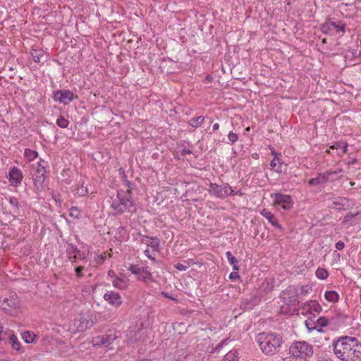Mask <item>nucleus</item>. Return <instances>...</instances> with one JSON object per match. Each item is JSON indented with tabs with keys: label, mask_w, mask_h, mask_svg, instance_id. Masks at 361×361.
Masks as SVG:
<instances>
[{
	"label": "nucleus",
	"mask_w": 361,
	"mask_h": 361,
	"mask_svg": "<svg viewBox=\"0 0 361 361\" xmlns=\"http://www.w3.org/2000/svg\"><path fill=\"white\" fill-rule=\"evenodd\" d=\"M30 55L32 59L36 63H43L47 59V55L42 50L32 49L30 51Z\"/></svg>",
	"instance_id": "20"
},
{
	"label": "nucleus",
	"mask_w": 361,
	"mask_h": 361,
	"mask_svg": "<svg viewBox=\"0 0 361 361\" xmlns=\"http://www.w3.org/2000/svg\"><path fill=\"white\" fill-rule=\"evenodd\" d=\"M137 279L142 280V281H145V283L151 281H152L151 273L145 269L143 270V271L142 273H140V275H137Z\"/></svg>",
	"instance_id": "27"
},
{
	"label": "nucleus",
	"mask_w": 361,
	"mask_h": 361,
	"mask_svg": "<svg viewBox=\"0 0 361 361\" xmlns=\"http://www.w3.org/2000/svg\"><path fill=\"white\" fill-rule=\"evenodd\" d=\"M74 326L78 331H85L92 326V322L83 315H79L78 318L74 320Z\"/></svg>",
	"instance_id": "12"
},
{
	"label": "nucleus",
	"mask_w": 361,
	"mask_h": 361,
	"mask_svg": "<svg viewBox=\"0 0 361 361\" xmlns=\"http://www.w3.org/2000/svg\"><path fill=\"white\" fill-rule=\"evenodd\" d=\"M180 154H181V155L185 156V154H192V151H190L189 149L183 148L181 150Z\"/></svg>",
	"instance_id": "47"
},
{
	"label": "nucleus",
	"mask_w": 361,
	"mask_h": 361,
	"mask_svg": "<svg viewBox=\"0 0 361 361\" xmlns=\"http://www.w3.org/2000/svg\"><path fill=\"white\" fill-rule=\"evenodd\" d=\"M126 186L128 187L126 192L123 191L117 192L116 197L112 199L111 207L116 214H121L125 212L129 213L136 212L135 203L131 199L132 184L127 181Z\"/></svg>",
	"instance_id": "2"
},
{
	"label": "nucleus",
	"mask_w": 361,
	"mask_h": 361,
	"mask_svg": "<svg viewBox=\"0 0 361 361\" xmlns=\"http://www.w3.org/2000/svg\"><path fill=\"white\" fill-rule=\"evenodd\" d=\"M83 270H84V267H81V266L77 267L75 269V273H76V274H77V276L78 277H81L82 276V272Z\"/></svg>",
	"instance_id": "44"
},
{
	"label": "nucleus",
	"mask_w": 361,
	"mask_h": 361,
	"mask_svg": "<svg viewBox=\"0 0 361 361\" xmlns=\"http://www.w3.org/2000/svg\"><path fill=\"white\" fill-rule=\"evenodd\" d=\"M338 294L334 290L326 291L325 293V298L331 302H335L338 300Z\"/></svg>",
	"instance_id": "24"
},
{
	"label": "nucleus",
	"mask_w": 361,
	"mask_h": 361,
	"mask_svg": "<svg viewBox=\"0 0 361 361\" xmlns=\"http://www.w3.org/2000/svg\"><path fill=\"white\" fill-rule=\"evenodd\" d=\"M53 98L56 102L68 104L73 99V93L69 90H58L54 93Z\"/></svg>",
	"instance_id": "9"
},
{
	"label": "nucleus",
	"mask_w": 361,
	"mask_h": 361,
	"mask_svg": "<svg viewBox=\"0 0 361 361\" xmlns=\"http://www.w3.org/2000/svg\"><path fill=\"white\" fill-rule=\"evenodd\" d=\"M321 30L323 33L329 35H334L340 32L343 34L345 30V24L341 20L334 22L329 20L322 25Z\"/></svg>",
	"instance_id": "5"
},
{
	"label": "nucleus",
	"mask_w": 361,
	"mask_h": 361,
	"mask_svg": "<svg viewBox=\"0 0 361 361\" xmlns=\"http://www.w3.org/2000/svg\"><path fill=\"white\" fill-rule=\"evenodd\" d=\"M240 278V276L238 274V272L236 271H233L230 274V276H229V279H231V280H233V279H238Z\"/></svg>",
	"instance_id": "46"
},
{
	"label": "nucleus",
	"mask_w": 361,
	"mask_h": 361,
	"mask_svg": "<svg viewBox=\"0 0 361 361\" xmlns=\"http://www.w3.org/2000/svg\"><path fill=\"white\" fill-rule=\"evenodd\" d=\"M204 120V117L200 116L192 118V119H190L188 123L190 126L197 128V127H199L200 126H201V124L203 123Z\"/></svg>",
	"instance_id": "26"
},
{
	"label": "nucleus",
	"mask_w": 361,
	"mask_h": 361,
	"mask_svg": "<svg viewBox=\"0 0 361 361\" xmlns=\"http://www.w3.org/2000/svg\"><path fill=\"white\" fill-rule=\"evenodd\" d=\"M9 343L12 348L19 353H23V350L21 348L20 343L18 338L13 334H8Z\"/></svg>",
	"instance_id": "21"
},
{
	"label": "nucleus",
	"mask_w": 361,
	"mask_h": 361,
	"mask_svg": "<svg viewBox=\"0 0 361 361\" xmlns=\"http://www.w3.org/2000/svg\"><path fill=\"white\" fill-rule=\"evenodd\" d=\"M144 269H145L144 267H140V265H136V264H131L129 267V271H130L132 274L137 275V276L140 275V273H142Z\"/></svg>",
	"instance_id": "34"
},
{
	"label": "nucleus",
	"mask_w": 361,
	"mask_h": 361,
	"mask_svg": "<svg viewBox=\"0 0 361 361\" xmlns=\"http://www.w3.org/2000/svg\"><path fill=\"white\" fill-rule=\"evenodd\" d=\"M66 251L68 254H75L80 253V250H78L77 247L73 244H68Z\"/></svg>",
	"instance_id": "38"
},
{
	"label": "nucleus",
	"mask_w": 361,
	"mask_h": 361,
	"mask_svg": "<svg viewBox=\"0 0 361 361\" xmlns=\"http://www.w3.org/2000/svg\"><path fill=\"white\" fill-rule=\"evenodd\" d=\"M194 263L192 260H186L184 261L183 263H177L174 265V267L179 271H185L188 268H189Z\"/></svg>",
	"instance_id": "25"
},
{
	"label": "nucleus",
	"mask_w": 361,
	"mask_h": 361,
	"mask_svg": "<svg viewBox=\"0 0 361 361\" xmlns=\"http://www.w3.org/2000/svg\"><path fill=\"white\" fill-rule=\"evenodd\" d=\"M145 243L147 246L152 247L154 250L157 249L159 245V242L157 238H152L149 237H146Z\"/></svg>",
	"instance_id": "29"
},
{
	"label": "nucleus",
	"mask_w": 361,
	"mask_h": 361,
	"mask_svg": "<svg viewBox=\"0 0 361 361\" xmlns=\"http://www.w3.org/2000/svg\"><path fill=\"white\" fill-rule=\"evenodd\" d=\"M292 357L301 360H307L313 355V347L306 341H295L289 348Z\"/></svg>",
	"instance_id": "4"
},
{
	"label": "nucleus",
	"mask_w": 361,
	"mask_h": 361,
	"mask_svg": "<svg viewBox=\"0 0 361 361\" xmlns=\"http://www.w3.org/2000/svg\"><path fill=\"white\" fill-rule=\"evenodd\" d=\"M341 171V170L339 169L338 171H326L324 173H319L317 177L310 179L308 183L310 185H319L324 184L328 181H333L334 180L332 177L333 175H336Z\"/></svg>",
	"instance_id": "7"
},
{
	"label": "nucleus",
	"mask_w": 361,
	"mask_h": 361,
	"mask_svg": "<svg viewBox=\"0 0 361 361\" xmlns=\"http://www.w3.org/2000/svg\"><path fill=\"white\" fill-rule=\"evenodd\" d=\"M236 194H239V195H242L240 192H235L232 188L228 184L226 183L224 185V197L225 198L228 195H235Z\"/></svg>",
	"instance_id": "28"
},
{
	"label": "nucleus",
	"mask_w": 361,
	"mask_h": 361,
	"mask_svg": "<svg viewBox=\"0 0 361 361\" xmlns=\"http://www.w3.org/2000/svg\"><path fill=\"white\" fill-rule=\"evenodd\" d=\"M56 123L59 127L65 128H67L68 126V121L63 118V116H61L57 119Z\"/></svg>",
	"instance_id": "36"
},
{
	"label": "nucleus",
	"mask_w": 361,
	"mask_h": 361,
	"mask_svg": "<svg viewBox=\"0 0 361 361\" xmlns=\"http://www.w3.org/2000/svg\"><path fill=\"white\" fill-rule=\"evenodd\" d=\"M228 262L233 266V270H238V259L232 255L230 251L226 252V253Z\"/></svg>",
	"instance_id": "22"
},
{
	"label": "nucleus",
	"mask_w": 361,
	"mask_h": 361,
	"mask_svg": "<svg viewBox=\"0 0 361 361\" xmlns=\"http://www.w3.org/2000/svg\"><path fill=\"white\" fill-rule=\"evenodd\" d=\"M9 203L13 207L15 211L18 209L19 204L18 200L16 197H10Z\"/></svg>",
	"instance_id": "39"
},
{
	"label": "nucleus",
	"mask_w": 361,
	"mask_h": 361,
	"mask_svg": "<svg viewBox=\"0 0 361 361\" xmlns=\"http://www.w3.org/2000/svg\"><path fill=\"white\" fill-rule=\"evenodd\" d=\"M316 276L319 279H326L328 277V271L324 268H318L316 271Z\"/></svg>",
	"instance_id": "35"
},
{
	"label": "nucleus",
	"mask_w": 361,
	"mask_h": 361,
	"mask_svg": "<svg viewBox=\"0 0 361 361\" xmlns=\"http://www.w3.org/2000/svg\"><path fill=\"white\" fill-rule=\"evenodd\" d=\"M74 211L77 212V209H76V208H74V207H72V208H71V216H73V212Z\"/></svg>",
	"instance_id": "58"
},
{
	"label": "nucleus",
	"mask_w": 361,
	"mask_h": 361,
	"mask_svg": "<svg viewBox=\"0 0 361 361\" xmlns=\"http://www.w3.org/2000/svg\"><path fill=\"white\" fill-rule=\"evenodd\" d=\"M118 234L120 235V237H122V235L125 233L126 232V229L123 226H120L118 228Z\"/></svg>",
	"instance_id": "48"
},
{
	"label": "nucleus",
	"mask_w": 361,
	"mask_h": 361,
	"mask_svg": "<svg viewBox=\"0 0 361 361\" xmlns=\"http://www.w3.org/2000/svg\"><path fill=\"white\" fill-rule=\"evenodd\" d=\"M285 302L288 306L296 307L299 305L300 301L298 300L297 295H292L288 298H286Z\"/></svg>",
	"instance_id": "32"
},
{
	"label": "nucleus",
	"mask_w": 361,
	"mask_h": 361,
	"mask_svg": "<svg viewBox=\"0 0 361 361\" xmlns=\"http://www.w3.org/2000/svg\"><path fill=\"white\" fill-rule=\"evenodd\" d=\"M221 361H238L236 350H231L228 352Z\"/></svg>",
	"instance_id": "30"
},
{
	"label": "nucleus",
	"mask_w": 361,
	"mask_h": 361,
	"mask_svg": "<svg viewBox=\"0 0 361 361\" xmlns=\"http://www.w3.org/2000/svg\"><path fill=\"white\" fill-rule=\"evenodd\" d=\"M360 302H361V294L360 295Z\"/></svg>",
	"instance_id": "62"
},
{
	"label": "nucleus",
	"mask_w": 361,
	"mask_h": 361,
	"mask_svg": "<svg viewBox=\"0 0 361 361\" xmlns=\"http://www.w3.org/2000/svg\"><path fill=\"white\" fill-rule=\"evenodd\" d=\"M355 214H348L345 218H344V221H348V220H350V219L355 217Z\"/></svg>",
	"instance_id": "49"
},
{
	"label": "nucleus",
	"mask_w": 361,
	"mask_h": 361,
	"mask_svg": "<svg viewBox=\"0 0 361 361\" xmlns=\"http://www.w3.org/2000/svg\"><path fill=\"white\" fill-rule=\"evenodd\" d=\"M23 178L21 171L16 167H13L9 172V180L12 185H17L20 183Z\"/></svg>",
	"instance_id": "13"
},
{
	"label": "nucleus",
	"mask_w": 361,
	"mask_h": 361,
	"mask_svg": "<svg viewBox=\"0 0 361 361\" xmlns=\"http://www.w3.org/2000/svg\"><path fill=\"white\" fill-rule=\"evenodd\" d=\"M8 336V332L4 331V327L1 324H0V341H3Z\"/></svg>",
	"instance_id": "41"
},
{
	"label": "nucleus",
	"mask_w": 361,
	"mask_h": 361,
	"mask_svg": "<svg viewBox=\"0 0 361 361\" xmlns=\"http://www.w3.org/2000/svg\"><path fill=\"white\" fill-rule=\"evenodd\" d=\"M104 260V257H103L102 255L97 256V262H98L102 263Z\"/></svg>",
	"instance_id": "52"
},
{
	"label": "nucleus",
	"mask_w": 361,
	"mask_h": 361,
	"mask_svg": "<svg viewBox=\"0 0 361 361\" xmlns=\"http://www.w3.org/2000/svg\"><path fill=\"white\" fill-rule=\"evenodd\" d=\"M277 165V162L276 161L275 159H274L271 161V164H270V166H271L272 169H274Z\"/></svg>",
	"instance_id": "50"
},
{
	"label": "nucleus",
	"mask_w": 361,
	"mask_h": 361,
	"mask_svg": "<svg viewBox=\"0 0 361 361\" xmlns=\"http://www.w3.org/2000/svg\"><path fill=\"white\" fill-rule=\"evenodd\" d=\"M145 334V330L139 326H130L128 331V339L131 342H135L141 340Z\"/></svg>",
	"instance_id": "10"
},
{
	"label": "nucleus",
	"mask_w": 361,
	"mask_h": 361,
	"mask_svg": "<svg viewBox=\"0 0 361 361\" xmlns=\"http://www.w3.org/2000/svg\"><path fill=\"white\" fill-rule=\"evenodd\" d=\"M87 193V188H84L83 186H82L77 189V194L80 196H85Z\"/></svg>",
	"instance_id": "42"
},
{
	"label": "nucleus",
	"mask_w": 361,
	"mask_h": 361,
	"mask_svg": "<svg viewBox=\"0 0 361 361\" xmlns=\"http://www.w3.org/2000/svg\"><path fill=\"white\" fill-rule=\"evenodd\" d=\"M341 143H336L334 144V145H332L331 147V149H338V148H341Z\"/></svg>",
	"instance_id": "51"
},
{
	"label": "nucleus",
	"mask_w": 361,
	"mask_h": 361,
	"mask_svg": "<svg viewBox=\"0 0 361 361\" xmlns=\"http://www.w3.org/2000/svg\"><path fill=\"white\" fill-rule=\"evenodd\" d=\"M108 275H109V276H114V271H112V270H109V271H108Z\"/></svg>",
	"instance_id": "56"
},
{
	"label": "nucleus",
	"mask_w": 361,
	"mask_h": 361,
	"mask_svg": "<svg viewBox=\"0 0 361 361\" xmlns=\"http://www.w3.org/2000/svg\"><path fill=\"white\" fill-rule=\"evenodd\" d=\"M348 150V144L345 143L343 144V146L342 147V152L343 153H346Z\"/></svg>",
	"instance_id": "53"
},
{
	"label": "nucleus",
	"mask_w": 361,
	"mask_h": 361,
	"mask_svg": "<svg viewBox=\"0 0 361 361\" xmlns=\"http://www.w3.org/2000/svg\"><path fill=\"white\" fill-rule=\"evenodd\" d=\"M145 255H146V256H147L149 258L152 259V257H151V256H150V255H149V250H146L145 251ZM152 259H154L152 258Z\"/></svg>",
	"instance_id": "54"
},
{
	"label": "nucleus",
	"mask_w": 361,
	"mask_h": 361,
	"mask_svg": "<svg viewBox=\"0 0 361 361\" xmlns=\"http://www.w3.org/2000/svg\"><path fill=\"white\" fill-rule=\"evenodd\" d=\"M348 205V200L347 199L343 197H338L332 202L331 204L329 205V207L341 210L345 209Z\"/></svg>",
	"instance_id": "18"
},
{
	"label": "nucleus",
	"mask_w": 361,
	"mask_h": 361,
	"mask_svg": "<svg viewBox=\"0 0 361 361\" xmlns=\"http://www.w3.org/2000/svg\"><path fill=\"white\" fill-rule=\"evenodd\" d=\"M322 308L321 305L317 302V301H310L307 304L305 305V307L302 308V314H305V311L306 312H309L310 313L312 314L313 312L319 313L322 311Z\"/></svg>",
	"instance_id": "17"
},
{
	"label": "nucleus",
	"mask_w": 361,
	"mask_h": 361,
	"mask_svg": "<svg viewBox=\"0 0 361 361\" xmlns=\"http://www.w3.org/2000/svg\"><path fill=\"white\" fill-rule=\"evenodd\" d=\"M261 214L266 218L273 226L279 230H282V226L278 223L276 217L271 212L267 209H263L261 211Z\"/></svg>",
	"instance_id": "16"
},
{
	"label": "nucleus",
	"mask_w": 361,
	"mask_h": 361,
	"mask_svg": "<svg viewBox=\"0 0 361 361\" xmlns=\"http://www.w3.org/2000/svg\"><path fill=\"white\" fill-rule=\"evenodd\" d=\"M54 198L55 201L59 204V205H60L61 204V201L59 200H58V198H56V197H54Z\"/></svg>",
	"instance_id": "59"
},
{
	"label": "nucleus",
	"mask_w": 361,
	"mask_h": 361,
	"mask_svg": "<svg viewBox=\"0 0 361 361\" xmlns=\"http://www.w3.org/2000/svg\"><path fill=\"white\" fill-rule=\"evenodd\" d=\"M259 299L256 296H250L249 298L244 299L240 302V308L243 310L252 309L258 304Z\"/></svg>",
	"instance_id": "14"
},
{
	"label": "nucleus",
	"mask_w": 361,
	"mask_h": 361,
	"mask_svg": "<svg viewBox=\"0 0 361 361\" xmlns=\"http://www.w3.org/2000/svg\"><path fill=\"white\" fill-rule=\"evenodd\" d=\"M305 292V290H304V288H302V293Z\"/></svg>",
	"instance_id": "61"
},
{
	"label": "nucleus",
	"mask_w": 361,
	"mask_h": 361,
	"mask_svg": "<svg viewBox=\"0 0 361 361\" xmlns=\"http://www.w3.org/2000/svg\"><path fill=\"white\" fill-rule=\"evenodd\" d=\"M209 192L219 198L224 199V185H219L216 183H210Z\"/></svg>",
	"instance_id": "19"
},
{
	"label": "nucleus",
	"mask_w": 361,
	"mask_h": 361,
	"mask_svg": "<svg viewBox=\"0 0 361 361\" xmlns=\"http://www.w3.org/2000/svg\"><path fill=\"white\" fill-rule=\"evenodd\" d=\"M334 353L342 361H361V342L356 338L344 336L334 342Z\"/></svg>",
	"instance_id": "1"
},
{
	"label": "nucleus",
	"mask_w": 361,
	"mask_h": 361,
	"mask_svg": "<svg viewBox=\"0 0 361 361\" xmlns=\"http://www.w3.org/2000/svg\"><path fill=\"white\" fill-rule=\"evenodd\" d=\"M305 326L309 331L317 329L316 322H314L312 319H309L305 321Z\"/></svg>",
	"instance_id": "37"
},
{
	"label": "nucleus",
	"mask_w": 361,
	"mask_h": 361,
	"mask_svg": "<svg viewBox=\"0 0 361 361\" xmlns=\"http://www.w3.org/2000/svg\"><path fill=\"white\" fill-rule=\"evenodd\" d=\"M25 154L27 157H29L30 159H33V158H35L37 157V152L35 151H30L29 150L28 152H25Z\"/></svg>",
	"instance_id": "43"
},
{
	"label": "nucleus",
	"mask_w": 361,
	"mask_h": 361,
	"mask_svg": "<svg viewBox=\"0 0 361 361\" xmlns=\"http://www.w3.org/2000/svg\"><path fill=\"white\" fill-rule=\"evenodd\" d=\"M114 340V338L109 336L102 335L93 338L92 343L94 345H104L106 347L111 345Z\"/></svg>",
	"instance_id": "15"
},
{
	"label": "nucleus",
	"mask_w": 361,
	"mask_h": 361,
	"mask_svg": "<svg viewBox=\"0 0 361 361\" xmlns=\"http://www.w3.org/2000/svg\"><path fill=\"white\" fill-rule=\"evenodd\" d=\"M345 244L342 241H338L336 243V248L338 250H341L344 248Z\"/></svg>",
	"instance_id": "45"
},
{
	"label": "nucleus",
	"mask_w": 361,
	"mask_h": 361,
	"mask_svg": "<svg viewBox=\"0 0 361 361\" xmlns=\"http://www.w3.org/2000/svg\"><path fill=\"white\" fill-rule=\"evenodd\" d=\"M36 337V335L33 333H31L30 331H25L22 334V338L27 343H30L34 342L35 338Z\"/></svg>",
	"instance_id": "31"
},
{
	"label": "nucleus",
	"mask_w": 361,
	"mask_h": 361,
	"mask_svg": "<svg viewBox=\"0 0 361 361\" xmlns=\"http://www.w3.org/2000/svg\"><path fill=\"white\" fill-rule=\"evenodd\" d=\"M206 78H207V80H209V81L212 79V78L210 75H207V76L206 77Z\"/></svg>",
	"instance_id": "60"
},
{
	"label": "nucleus",
	"mask_w": 361,
	"mask_h": 361,
	"mask_svg": "<svg viewBox=\"0 0 361 361\" xmlns=\"http://www.w3.org/2000/svg\"><path fill=\"white\" fill-rule=\"evenodd\" d=\"M219 128V125L218 123H215L213 125V130H218Z\"/></svg>",
	"instance_id": "55"
},
{
	"label": "nucleus",
	"mask_w": 361,
	"mask_h": 361,
	"mask_svg": "<svg viewBox=\"0 0 361 361\" xmlns=\"http://www.w3.org/2000/svg\"><path fill=\"white\" fill-rule=\"evenodd\" d=\"M317 329L321 331V328L326 326L328 325V319L324 317H321L317 319L316 322Z\"/></svg>",
	"instance_id": "33"
},
{
	"label": "nucleus",
	"mask_w": 361,
	"mask_h": 361,
	"mask_svg": "<svg viewBox=\"0 0 361 361\" xmlns=\"http://www.w3.org/2000/svg\"><path fill=\"white\" fill-rule=\"evenodd\" d=\"M104 299L107 301L111 305L116 307H119L122 302V298L119 293L113 290L107 291L104 295Z\"/></svg>",
	"instance_id": "11"
},
{
	"label": "nucleus",
	"mask_w": 361,
	"mask_h": 361,
	"mask_svg": "<svg viewBox=\"0 0 361 361\" xmlns=\"http://www.w3.org/2000/svg\"><path fill=\"white\" fill-rule=\"evenodd\" d=\"M228 138L232 143H235L238 140V136L236 133L231 131L228 135Z\"/></svg>",
	"instance_id": "40"
},
{
	"label": "nucleus",
	"mask_w": 361,
	"mask_h": 361,
	"mask_svg": "<svg viewBox=\"0 0 361 361\" xmlns=\"http://www.w3.org/2000/svg\"><path fill=\"white\" fill-rule=\"evenodd\" d=\"M256 341L262 350L266 355H274L280 351L283 344L282 337L276 333H261L256 338Z\"/></svg>",
	"instance_id": "3"
},
{
	"label": "nucleus",
	"mask_w": 361,
	"mask_h": 361,
	"mask_svg": "<svg viewBox=\"0 0 361 361\" xmlns=\"http://www.w3.org/2000/svg\"><path fill=\"white\" fill-rule=\"evenodd\" d=\"M78 256L80 257V258H83L82 257V255H81V253H77L76 255H74V258L76 259L78 257Z\"/></svg>",
	"instance_id": "57"
},
{
	"label": "nucleus",
	"mask_w": 361,
	"mask_h": 361,
	"mask_svg": "<svg viewBox=\"0 0 361 361\" xmlns=\"http://www.w3.org/2000/svg\"><path fill=\"white\" fill-rule=\"evenodd\" d=\"M271 197H274V204L281 206L283 209H289L293 206V201L290 195H283L281 193H276Z\"/></svg>",
	"instance_id": "8"
},
{
	"label": "nucleus",
	"mask_w": 361,
	"mask_h": 361,
	"mask_svg": "<svg viewBox=\"0 0 361 361\" xmlns=\"http://www.w3.org/2000/svg\"><path fill=\"white\" fill-rule=\"evenodd\" d=\"M113 286L118 289H124L127 286V282L126 280L116 277L112 281Z\"/></svg>",
	"instance_id": "23"
},
{
	"label": "nucleus",
	"mask_w": 361,
	"mask_h": 361,
	"mask_svg": "<svg viewBox=\"0 0 361 361\" xmlns=\"http://www.w3.org/2000/svg\"><path fill=\"white\" fill-rule=\"evenodd\" d=\"M45 167L40 164H38L37 168L32 174V179L34 183V190L36 193H39L44 188V183L45 180Z\"/></svg>",
	"instance_id": "6"
}]
</instances>
